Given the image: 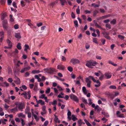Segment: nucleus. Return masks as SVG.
<instances>
[{
	"instance_id": "f257e3e1",
	"label": "nucleus",
	"mask_w": 126,
	"mask_h": 126,
	"mask_svg": "<svg viewBox=\"0 0 126 126\" xmlns=\"http://www.w3.org/2000/svg\"><path fill=\"white\" fill-rule=\"evenodd\" d=\"M97 64L98 63L95 61H89L87 62L85 65L89 68H93V66H95V65Z\"/></svg>"
},
{
	"instance_id": "f03ea898",
	"label": "nucleus",
	"mask_w": 126,
	"mask_h": 126,
	"mask_svg": "<svg viewBox=\"0 0 126 126\" xmlns=\"http://www.w3.org/2000/svg\"><path fill=\"white\" fill-rule=\"evenodd\" d=\"M45 73H47L50 74H53L54 72H56V70L52 67L44 69Z\"/></svg>"
},
{
	"instance_id": "7ed1b4c3",
	"label": "nucleus",
	"mask_w": 126,
	"mask_h": 126,
	"mask_svg": "<svg viewBox=\"0 0 126 126\" xmlns=\"http://www.w3.org/2000/svg\"><path fill=\"white\" fill-rule=\"evenodd\" d=\"M90 78L91 79L93 80L94 82H96L98 84H95V87H96V88H97V87H98L100 86L101 85V83L99 81V80H96L94 79L93 76H90Z\"/></svg>"
},
{
	"instance_id": "20e7f679",
	"label": "nucleus",
	"mask_w": 126,
	"mask_h": 126,
	"mask_svg": "<svg viewBox=\"0 0 126 126\" xmlns=\"http://www.w3.org/2000/svg\"><path fill=\"white\" fill-rule=\"evenodd\" d=\"M16 105H17L16 106L18 107L19 110L21 111H23V109L25 108V106L21 102H19L18 104H15Z\"/></svg>"
},
{
	"instance_id": "39448f33",
	"label": "nucleus",
	"mask_w": 126,
	"mask_h": 126,
	"mask_svg": "<svg viewBox=\"0 0 126 126\" xmlns=\"http://www.w3.org/2000/svg\"><path fill=\"white\" fill-rule=\"evenodd\" d=\"M69 97L70 99L75 101V102H78L79 101L77 97L74 94H71L69 95Z\"/></svg>"
},
{
	"instance_id": "423d86ee",
	"label": "nucleus",
	"mask_w": 126,
	"mask_h": 126,
	"mask_svg": "<svg viewBox=\"0 0 126 126\" xmlns=\"http://www.w3.org/2000/svg\"><path fill=\"white\" fill-rule=\"evenodd\" d=\"M91 79L90 78V76L89 77L86 78L85 79V81L87 83V86L88 87H90L91 84V81L90 80Z\"/></svg>"
},
{
	"instance_id": "0eeeda50",
	"label": "nucleus",
	"mask_w": 126,
	"mask_h": 126,
	"mask_svg": "<svg viewBox=\"0 0 126 126\" xmlns=\"http://www.w3.org/2000/svg\"><path fill=\"white\" fill-rule=\"evenodd\" d=\"M102 34L104 36L106 39L108 40L110 39V37L109 36V33L105 31L103 32H102Z\"/></svg>"
},
{
	"instance_id": "6e6552de",
	"label": "nucleus",
	"mask_w": 126,
	"mask_h": 126,
	"mask_svg": "<svg viewBox=\"0 0 126 126\" xmlns=\"http://www.w3.org/2000/svg\"><path fill=\"white\" fill-rule=\"evenodd\" d=\"M14 78L15 80H14V82L17 85L20 84L21 83L20 79L16 76H15Z\"/></svg>"
},
{
	"instance_id": "1a4fd4ad",
	"label": "nucleus",
	"mask_w": 126,
	"mask_h": 126,
	"mask_svg": "<svg viewBox=\"0 0 126 126\" xmlns=\"http://www.w3.org/2000/svg\"><path fill=\"white\" fill-rule=\"evenodd\" d=\"M7 21L6 20H5L3 21V26L4 30H7L8 26H7Z\"/></svg>"
},
{
	"instance_id": "9d476101",
	"label": "nucleus",
	"mask_w": 126,
	"mask_h": 126,
	"mask_svg": "<svg viewBox=\"0 0 126 126\" xmlns=\"http://www.w3.org/2000/svg\"><path fill=\"white\" fill-rule=\"evenodd\" d=\"M70 62L73 64L79 63V61L78 59L75 58H73L71 59L70 60Z\"/></svg>"
},
{
	"instance_id": "9b49d317",
	"label": "nucleus",
	"mask_w": 126,
	"mask_h": 126,
	"mask_svg": "<svg viewBox=\"0 0 126 126\" xmlns=\"http://www.w3.org/2000/svg\"><path fill=\"white\" fill-rule=\"evenodd\" d=\"M106 94L109 96L108 97H110L111 99H113L115 97V95L114 94H111L109 92L107 93Z\"/></svg>"
},
{
	"instance_id": "f8f14e48",
	"label": "nucleus",
	"mask_w": 126,
	"mask_h": 126,
	"mask_svg": "<svg viewBox=\"0 0 126 126\" xmlns=\"http://www.w3.org/2000/svg\"><path fill=\"white\" fill-rule=\"evenodd\" d=\"M68 112L67 113V118L69 120H71V112L69 110H68Z\"/></svg>"
},
{
	"instance_id": "ddd939ff",
	"label": "nucleus",
	"mask_w": 126,
	"mask_h": 126,
	"mask_svg": "<svg viewBox=\"0 0 126 126\" xmlns=\"http://www.w3.org/2000/svg\"><path fill=\"white\" fill-rule=\"evenodd\" d=\"M64 68V66L62 64L59 65L57 66V69L60 70H63Z\"/></svg>"
},
{
	"instance_id": "4468645a",
	"label": "nucleus",
	"mask_w": 126,
	"mask_h": 126,
	"mask_svg": "<svg viewBox=\"0 0 126 126\" xmlns=\"http://www.w3.org/2000/svg\"><path fill=\"white\" fill-rule=\"evenodd\" d=\"M18 109L17 107L13 109H11L10 110V111L11 112H13V113H15V112L17 111Z\"/></svg>"
},
{
	"instance_id": "2eb2a0df",
	"label": "nucleus",
	"mask_w": 126,
	"mask_h": 126,
	"mask_svg": "<svg viewBox=\"0 0 126 126\" xmlns=\"http://www.w3.org/2000/svg\"><path fill=\"white\" fill-rule=\"evenodd\" d=\"M74 80V82H75L76 84L78 85V86H80L81 85L80 80Z\"/></svg>"
},
{
	"instance_id": "dca6fc26",
	"label": "nucleus",
	"mask_w": 126,
	"mask_h": 126,
	"mask_svg": "<svg viewBox=\"0 0 126 126\" xmlns=\"http://www.w3.org/2000/svg\"><path fill=\"white\" fill-rule=\"evenodd\" d=\"M15 36L18 39H19L21 38L20 33H16L15 34Z\"/></svg>"
},
{
	"instance_id": "f3484780",
	"label": "nucleus",
	"mask_w": 126,
	"mask_h": 126,
	"mask_svg": "<svg viewBox=\"0 0 126 126\" xmlns=\"http://www.w3.org/2000/svg\"><path fill=\"white\" fill-rule=\"evenodd\" d=\"M7 43L8 46L11 48L12 47V43L11 41L9 39L7 40Z\"/></svg>"
},
{
	"instance_id": "a211bd4d",
	"label": "nucleus",
	"mask_w": 126,
	"mask_h": 126,
	"mask_svg": "<svg viewBox=\"0 0 126 126\" xmlns=\"http://www.w3.org/2000/svg\"><path fill=\"white\" fill-rule=\"evenodd\" d=\"M82 90L83 93L85 94H86L87 93V91H86V89L85 87H83L82 88Z\"/></svg>"
},
{
	"instance_id": "6ab92c4d",
	"label": "nucleus",
	"mask_w": 126,
	"mask_h": 126,
	"mask_svg": "<svg viewBox=\"0 0 126 126\" xmlns=\"http://www.w3.org/2000/svg\"><path fill=\"white\" fill-rule=\"evenodd\" d=\"M24 95V97L26 99H27L28 98V97L27 94V93L26 92H25L24 93H23L21 94V95Z\"/></svg>"
},
{
	"instance_id": "aec40b11",
	"label": "nucleus",
	"mask_w": 126,
	"mask_h": 126,
	"mask_svg": "<svg viewBox=\"0 0 126 126\" xmlns=\"http://www.w3.org/2000/svg\"><path fill=\"white\" fill-rule=\"evenodd\" d=\"M60 1L62 6L64 5L65 3L66 2L65 0H60Z\"/></svg>"
},
{
	"instance_id": "412c9836",
	"label": "nucleus",
	"mask_w": 126,
	"mask_h": 126,
	"mask_svg": "<svg viewBox=\"0 0 126 126\" xmlns=\"http://www.w3.org/2000/svg\"><path fill=\"white\" fill-rule=\"evenodd\" d=\"M108 63L109 64H111L114 66H116L117 65V64H114L113 62L111 61H108Z\"/></svg>"
},
{
	"instance_id": "4be33fe9",
	"label": "nucleus",
	"mask_w": 126,
	"mask_h": 126,
	"mask_svg": "<svg viewBox=\"0 0 126 126\" xmlns=\"http://www.w3.org/2000/svg\"><path fill=\"white\" fill-rule=\"evenodd\" d=\"M84 121L86 123V125L88 126H91L92 125L91 124H90V123L89 122V121H88L86 119H84Z\"/></svg>"
},
{
	"instance_id": "5701e85b",
	"label": "nucleus",
	"mask_w": 126,
	"mask_h": 126,
	"mask_svg": "<svg viewBox=\"0 0 126 126\" xmlns=\"http://www.w3.org/2000/svg\"><path fill=\"white\" fill-rule=\"evenodd\" d=\"M37 103L38 104L40 103L41 105H43L44 104L45 102L42 100L40 99L38 100Z\"/></svg>"
},
{
	"instance_id": "b1692460",
	"label": "nucleus",
	"mask_w": 126,
	"mask_h": 126,
	"mask_svg": "<svg viewBox=\"0 0 126 126\" xmlns=\"http://www.w3.org/2000/svg\"><path fill=\"white\" fill-rule=\"evenodd\" d=\"M105 75L106 77H107V79H109L110 78L111 76V75H109V74L108 73H106Z\"/></svg>"
},
{
	"instance_id": "393cba45",
	"label": "nucleus",
	"mask_w": 126,
	"mask_h": 126,
	"mask_svg": "<svg viewBox=\"0 0 126 126\" xmlns=\"http://www.w3.org/2000/svg\"><path fill=\"white\" fill-rule=\"evenodd\" d=\"M51 104L55 106H56L57 104V101L56 100H53L52 102L51 103Z\"/></svg>"
},
{
	"instance_id": "a878e982",
	"label": "nucleus",
	"mask_w": 126,
	"mask_h": 126,
	"mask_svg": "<svg viewBox=\"0 0 126 126\" xmlns=\"http://www.w3.org/2000/svg\"><path fill=\"white\" fill-rule=\"evenodd\" d=\"M21 44L20 43H18L17 46V47L18 49L19 50H20L21 49Z\"/></svg>"
},
{
	"instance_id": "bb28decb",
	"label": "nucleus",
	"mask_w": 126,
	"mask_h": 126,
	"mask_svg": "<svg viewBox=\"0 0 126 126\" xmlns=\"http://www.w3.org/2000/svg\"><path fill=\"white\" fill-rule=\"evenodd\" d=\"M32 115L33 116H34L35 119L36 120H39V118L37 117V116L36 115L34 114L32 111Z\"/></svg>"
},
{
	"instance_id": "cd10ccee",
	"label": "nucleus",
	"mask_w": 126,
	"mask_h": 126,
	"mask_svg": "<svg viewBox=\"0 0 126 126\" xmlns=\"http://www.w3.org/2000/svg\"><path fill=\"white\" fill-rule=\"evenodd\" d=\"M116 20L115 19H113L111 21V22H110V23L113 25H114L116 23Z\"/></svg>"
},
{
	"instance_id": "c85d7f7f",
	"label": "nucleus",
	"mask_w": 126,
	"mask_h": 126,
	"mask_svg": "<svg viewBox=\"0 0 126 126\" xmlns=\"http://www.w3.org/2000/svg\"><path fill=\"white\" fill-rule=\"evenodd\" d=\"M4 32H0V36L1 37H2L3 38H4Z\"/></svg>"
},
{
	"instance_id": "c756f323",
	"label": "nucleus",
	"mask_w": 126,
	"mask_h": 126,
	"mask_svg": "<svg viewBox=\"0 0 126 126\" xmlns=\"http://www.w3.org/2000/svg\"><path fill=\"white\" fill-rule=\"evenodd\" d=\"M40 72V71L39 70H34L32 71V73L33 74L39 73Z\"/></svg>"
},
{
	"instance_id": "7c9ffc66",
	"label": "nucleus",
	"mask_w": 126,
	"mask_h": 126,
	"mask_svg": "<svg viewBox=\"0 0 126 126\" xmlns=\"http://www.w3.org/2000/svg\"><path fill=\"white\" fill-rule=\"evenodd\" d=\"M72 119L73 121H75L77 120L78 119L77 118L75 117L74 115H72Z\"/></svg>"
},
{
	"instance_id": "2f4dec72",
	"label": "nucleus",
	"mask_w": 126,
	"mask_h": 126,
	"mask_svg": "<svg viewBox=\"0 0 126 126\" xmlns=\"http://www.w3.org/2000/svg\"><path fill=\"white\" fill-rule=\"evenodd\" d=\"M19 117H21L23 118H24L25 117V115L23 114V113H20L18 115Z\"/></svg>"
},
{
	"instance_id": "473e14b6",
	"label": "nucleus",
	"mask_w": 126,
	"mask_h": 126,
	"mask_svg": "<svg viewBox=\"0 0 126 126\" xmlns=\"http://www.w3.org/2000/svg\"><path fill=\"white\" fill-rule=\"evenodd\" d=\"M68 70L70 72H72L73 71V68L71 67L70 66H69L68 67H67Z\"/></svg>"
},
{
	"instance_id": "72a5a7b5",
	"label": "nucleus",
	"mask_w": 126,
	"mask_h": 126,
	"mask_svg": "<svg viewBox=\"0 0 126 126\" xmlns=\"http://www.w3.org/2000/svg\"><path fill=\"white\" fill-rule=\"evenodd\" d=\"M54 116H55V118L54 119V121L56 123H57L58 120V118H57V116L55 115H54Z\"/></svg>"
},
{
	"instance_id": "f704fd0d",
	"label": "nucleus",
	"mask_w": 126,
	"mask_h": 126,
	"mask_svg": "<svg viewBox=\"0 0 126 126\" xmlns=\"http://www.w3.org/2000/svg\"><path fill=\"white\" fill-rule=\"evenodd\" d=\"M27 95H28V99H30V98L31 97V91L30 90L28 92Z\"/></svg>"
},
{
	"instance_id": "c9c22d12",
	"label": "nucleus",
	"mask_w": 126,
	"mask_h": 126,
	"mask_svg": "<svg viewBox=\"0 0 126 126\" xmlns=\"http://www.w3.org/2000/svg\"><path fill=\"white\" fill-rule=\"evenodd\" d=\"M118 38L122 40H123L124 39L125 37L123 35H118Z\"/></svg>"
},
{
	"instance_id": "e433bc0d",
	"label": "nucleus",
	"mask_w": 126,
	"mask_h": 126,
	"mask_svg": "<svg viewBox=\"0 0 126 126\" xmlns=\"http://www.w3.org/2000/svg\"><path fill=\"white\" fill-rule=\"evenodd\" d=\"M98 12L97 10H96L95 11H94L93 12V16H96V15L98 13Z\"/></svg>"
},
{
	"instance_id": "4c0bfd02",
	"label": "nucleus",
	"mask_w": 126,
	"mask_h": 126,
	"mask_svg": "<svg viewBox=\"0 0 126 126\" xmlns=\"http://www.w3.org/2000/svg\"><path fill=\"white\" fill-rule=\"evenodd\" d=\"M82 101L85 104H87L88 103L87 102V100L85 99L84 97L82 98Z\"/></svg>"
},
{
	"instance_id": "58836bf2",
	"label": "nucleus",
	"mask_w": 126,
	"mask_h": 126,
	"mask_svg": "<svg viewBox=\"0 0 126 126\" xmlns=\"http://www.w3.org/2000/svg\"><path fill=\"white\" fill-rule=\"evenodd\" d=\"M102 114L104 115L105 116H106L107 118H108L109 117V115H108L107 114L106 112L104 111H102Z\"/></svg>"
},
{
	"instance_id": "ea45409f",
	"label": "nucleus",
	"mask_w": 126,
	"mask_h": 126,
	"mask_svg": "<svg viewBox=\"0 0 126 126\" xmlns=\"http://www.w3.org/2000/svg\"><path fill=\"white\" fill-rule=\"evenodd\" d=\"M50 91V89L49 88H48L47 89V90L45 91V93L46 94H47L49 93Z\"/></svg>"
},
{
	"instance_id": "a19ab883",
	"label": "nucleus",
	"mask_w": 126,
	"mask_h": 126,
	"mask_svg": "<svg viewBox=\"0 0 126 126\" xmlns=\"http://www.w3.org/2000/svg\"><path fill=\"white\" fill-rule=\"evenodd\" d=\"M109 88L111 89H115L116 88V87L114 85H111L109 86Z\"/></svg>"
},
{
	"instance_id": "79ce46f5",
	"label": "nucleus",
	"mask_w": 126,
	"mask_h": 126,
	"mask_svg": "<svg viewBox=\"0 0 126 126\" xmlns=\"http://www.w3.org/2000/svg\"><path fill=\"white\" fill-rule=\"evenodd\" d=\"M92 5L94 7H98L99 6V4H95V3H93V4H92Z\"/></svg>"
},
{
	"instance_id": "37998d69",
	"label": "nucleus",
	"mask_w": 126,
	"mask_h": 126,
	"mask_svg": "<svg viewBox=\"0 0 126 126\" xmlns=\"http://www.w3.org/2000/svg\"><path fill=\"white\" fill-rule=\"evenodd\" d=\"M76 12L78 14H79L80 13V10L79 9V7L78 6V8L76 10Z\"/></svg>"
},
{
	"instance_id": "c03bdc74",
	"label": "nucleus",
	"mask_w": 126,
	"mask_h": 126,
	"mask_svg": "<svg viewBox=\"0 0 126 126\" xmlns=\"http://www.w3.org/2000/svg\"><path fill=\"white\" fill-rule=\"evenodd\" d=\"M106 27L108 28V29H107V30L111 29V26H110V24H106Z\"/></svg>"
},
{
	"instance_id": "a18cd8bd",
	"label": "nucleus",
	"mask_w": 126,
	"mask_h": 126,
	"mask_svg": "<svg viewBox=\"0 0 126 126\" xmlns=\"http://www.w3.org/2000/svg\"><path fill=\"white\" fill-rule=\"evenodd\" d=\"M84 13L85 14H90L91 13L90 11L89 10H86L84 11Z\"/></svg>"
},
{
	"instance_id": "49530a36",
	"label": "nucleus",
	"mask_w": 126,
	"mask_h": 126,
	"mask_svg": "<svg viewBox=\"0 0 126 126\" xmlns=\"http://www.w3.org/2000/svg\"><path fill=\"white\" fill-rule=\"evenodd\" d=\"M10 21L11 22H13L14 21V19L13 18H12V15H10Z\"/></svg>"
},
{
	"instance_id": "de8ad7c7",
	"label": "nucleus",
	"mask_w": 126,
	"mask_h": 126,
	"mask_svg": "<svg viewBox=\"0 0 126 126\" xmlns=\"http://www.w3.org/2000/svg\"><path fill=\"white\" fill-rule=\"evenodd\" d=\"M57 88L59 89V90L60 91H63L64 90L61 87L59 86L58 85L57 86Z\"/></svg>"
},
{
	"instance_id": "09e8293b",
	"label": "nucleus",
	"mask_w": 126,
	"mask_h": 126,
	"mask_svg": "<svg viewBox=\"0 0 126 126\" xmlns=\"http://www.w3.org/2000/svg\"><path fill=\"white\" fill-rule=\"evenodd\" d=\"M74 24L75 25V26L76 27H78L79 26L78 24V21L77 20H75L74 21Z\"/></svg>"
},
{
	"instance_id": "8fccbe9b",
	"label": "nucleus",
	"mask_w": 126,
	"mask_h": 126,
	"mask_svg": "<svg viewBox=\"0 0 126 126\" xmlns=\"http://www.w3.org/2000/svg\"><path fill=\"white\" fill-rule=\"evenodd\" d=\"M54 77H56V78L58 79L59 80H60L62 81H64V79H62L60 78H59L58 77L56 76H54Z\"/></svg>"
},
{
	"instance_id": "3c124183",
	"label": "nucleus",
	"mask_w": 126,
	"mask_h": 126,
	"mask_svg": "<svg viewBox=\"0 0 126 126\" xmlns=\"http://www.w3.org/2000/svg\"><path fill=\"white\" fill-rule=\"evenodd\" d=\"M62 61H65L66 60V58L64 56H61Z\"/></svg>"
},
{
	"instance_id": "603ef678",
	"label": "nucleus",
	"mask_w": 126,
	"mask_h": 126,
	"mask_svg": "<svg viewBox=\"0 0 126 126\" xmlns=\"http://www.w3.org/2000/svg\"><path fill=\"white\" fill-rule=\"evenodd\" d=\"M43 25V23L41 22H40L39 23H37L36 24V25L38 27H39L42 26Z\"/></svg>"
},
{
	"instance_id": "864d4df0",
	"label": "nucleus",
	"mask_w": 126,
	"mask_h": 126,
	"mask_svg": "<svg viewBox=\"0 0 126 126\" xmlns=\"http://www.w3.org/2000/svg\"><path fill=\"white\" fill-rule=\"evenodd\" d=\"M48 121H46L44 123V124L43 125L44 126H47L48 125Z\"/></svg>"
},
{
	"instance_id": "5fc2aeb1",
	"label": "nucleus",
	"mask_w": 126,
	"mask_h": 126,
	"mask_svg": "<svg viewBox=\"0 0 126 126\" xmlns=\"http://www.w3.org/2000/svg\"><path fill=\"white\" fill-rule=\"evenodd\" d=\"M71 16L73 18H75V15L73 12L72 13Z\"/></svg>"
},
{
	"instance_id": "6e6d98bb",
	"label": "nucleus",
	"mask_w": 126,
	"mask_h": 126,
	"mask_svg": "<svg viewBox=\"0 0 126 126\" xmlns=\"http://www.w3.org/2000/svg\"><path fill=\"white\" fill-rule=\"evenodd\" d=\"M106 41V40L104 39H102L101 40V42L103 44H105Z\"/></svg>"
},
{
	"instance_id": "4d7b16f0",
	"label": "nucleus",
	"mask_w": 126,
	"mask_h": 126,
	"mask_svg": "<svg viewBox=\"0 0 126 126\" xmlns=\"http://www.w3.org/2000/svg\"><path fill=\"white\" fill-rule=\"evenodd\" d=\"M78 123L79 124H82L83 123V122H82L81 119H80L78 120Z\"/></svg>"
},
{
	"instance_id": "13d9d810",
	"label": "nucleus",
	"mask_w": 126,
	"mask_h": 126,
	"mask_svg": "<svg viewBox=\"0 0 126 126\" xmlns=\"http://www.w3.org/2000/svg\"><path fill=\"white\" fill-rule=\"evenodd\" d=\"M14 27L15 29H17L19 28L18 25L17 24H16L14 25Z\"/></svg>"
},
{
	"instance_id": "bf43d9fd",
	"label": "nucleus",
	"mask_w": 126,
	"mask_h": 126,
	"mask_svg": "<svg viewBox=\"0 0 126 126\" xmlns=\"http://www.w3.org/2000/svg\"><path fill=\"white\" fill-rule=\"evenodd\" d=\"M89 105H90L93 103V102L92 101V100L90 98H89Z\"/></svg>"
},
{
	"instance_id": "052dcab7",
	"label": "nucleus",
	"mask_w": 126,
	"mask_h": 126,
	"mask_svg": "<svg viewBox=\"0 0 126 126\" xmlns=\"http://www.w3.org/2000/svg\"><path fill=\"white\" fill-rule=\"evenodd\" d=\"M9 82L10 83H12L13 81L12 79L11 78H9L8 79Z\"/></svg>"
},
{
	"instance_id": "680f3d73",
	"label": "nucleus",
	"mask_w": 126,
	"mask_h": 126,
	"mask_svg": "<svg viewBox=\"0 0 126 126\" xmlns=\"http://www.w3.org/2000/svg\"><path fill=\"white\" fill-rule=\"evenodd\" d=\"M82 18L85 20L86 19V16L85 15H82L81 16Z\"/></svg>"
},
{
	"instance_id": "e2e57ef3",
	"label": "nucleus",
	"mask_w": 126,
	"mask_h": 126,
	"mask_svg": "<svg viewBox=\"0 0 126 126\" xmlns=\"http://www.w3.org/2000/svg\"><path fill=\"white\" fill-rule=\"evenodd\" d=\"M46 107L45 106L43 107L42 108V110L44 112H46Z\"/></svg>"
},
{
	"instance_id": "0e129e2a",
	"label": "nucleus",
	"mask_w": 126,
	"mask_h": 126,
	"mask_svg": "<svg viewBox=\"0 0 126 126\" xmlns=\"http://www.w3.org/2000/svg\"><path fill=\"white\" fill-rule=\"evenodd\" d=\"M96 33L98 34V36L99 37L100 36V32L99 30L98 29H97L96 30Z\"/></svg>"
},
{
	"instance_id": "69168bd1",
	"label": "nucleus",
	"mask_w": 126,
	"mask_h": 126,
	"mask_svg": "<svg viewBox=\"0 0 126 126\" xmlns=\"http://www.w3.org/2000/svg\"><path fill=\"white\" fill-rule=\"evenodd\" d=\"M8 4L9 5H11L12 2V1L11 0H7Z\"/></svg>"
},
{
	"instance_id": "338daca9",
	"label": "nucleus",
	"mask_w": 126,
	"mask_h": 126,
	"mask_svg": "<svg viewBox=\"0 0 126 126\" xmlns=\"http://www.w3.org/2000/svg\"><path fill=\"white\" fill-rule=\"evenodd\" d=\"M45 96V94H43L41 95V96H40L39 98H40L43 99L44 98Z\"/></svg>"
},
{
	"instance_id": "774afa93",
	"label": "nucleus",
	"mask_w": 126,
	"mask_h": 126,
	"mask_svg": "<svg viewBox=\"0 0 126 126\" xmlns=\"http://www.w3.org/2000/svg\"><path fill=\"white\" fill-rule=\"evenodd\" d=\"M95 26L98 28H100L101 27L97 23H95Z\"/></svg>"
}]
</instances>
